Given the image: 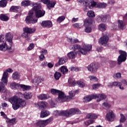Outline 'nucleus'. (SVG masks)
I'll use <instances>...</instances> for the list:
<instances>
[{
  "instance_id": "nucleus-3",
  "label": "nucleus",
  "mask_w": 127,
  "mask_h": 127,
  "mask_svg": "<svg viewBox=\"0 0 127 127\" xmlns=\"http://www.w3.org/2000/svg\"><path fill=\"white\" fill-rule=\"evenodd\" d=\"M81 111L78 109L72 108L69 110V111H58L56 110L53 112V115L56 117L58 116H64L65 117H70L72 115H75V114H80Z\"/></svg>"
},
{
  "instance_id": "nucleus-52",
  "label": "nucleus",
  "mask_w": 127,
  "mask_h": 127,
  "mask_svg": "<svg viewBox=\"0 0 127 127\" xmlns=\"http://www.w3.org/2000/svg\"><path fill=\"white\" fill-rule=\"evenodd\" d=\"M93 123H94V120H90L86 121L85 123V126L88 127V126H90V125H92V124H93Z\"/></svg>"
},
{
  "instance_id": "nucleus-20",
  "label": "nucleus",
  "mask_w": 127,
  "mask_h": 127,
  "mask_svg": "<svg viewBox=\"0 0 127 127\" xmlns=\"http://www.w3.org/2000/svg\"><path fill=\"white\" fill-rule=\"evenodd\" d=\"M114 118H115V115L114 113L112 110H109V112L106 115V118L109 122H113L114 121Z\"/></svg>"
},
{
  "instance_id": "nucleus-10",
  "label": "nucleus",
  "mask_w": 127,
  "mask_h": 127,
  "mask_svg": "<svg viewBox=\"0 0 127 127\" xmlns=\"http://www.w3.org/2000/svg\"><path fill=\"white\" fill-rule=\"evenodd\" d=\"M120 55L119 56L118 59V64L121 65L122 62H125L127 60V52L124 51H119Z\"/></svg>"
},
{
  "instance_id": "nucleus-45",
  "label": "nucleus",
  "mask_w": 127,
  "mask_h": 127,
  "mask_svg": "<svg viewBox=\"0 0 127 127\" xmlns=\"http://www.w3.org/2000/svg\"><path fill=\"white\" fill-rule=\"evenodd\" d=\"M68 82L69 84H70L72 86H75V85H76V82H75V79H74L73 78H69L68 79Z\"/></svg>"
},
{
  "instance_id": "nucleus-30",
  "label": "nucleus",
  "mask_w": 127,
  "mask_h": 127,
  "mask_svg": "<svg viewBox=\"0 0 127 127\" xmlns=\"http://www.w3.org/2000/svg\"><path fill=\"white\" fill-rule=\"evenodd\" d=\"M23 96L24 98L26 100H29V99H31V97H32V94L30 92H25L23 94Z\"/></svg>"
},
{
  "instance_id": "nucleus-22",
  "label": "nucleus",
  "mask_w": 127,
  "mask_h": 127,
  "mask_svg": "<svg viewBox=\"0 0 127 127\" xmlns=\"http://www.w3.org/2000/svg\"><path fill=\"white\" fill-rule=\"evenodd\" d=\"M93 99H95V95L92 94L91 95H88L83 98L84 103H89L90 101H92Z\"/></svg>"
},
{
  "instance_id": "nucleus-17",
  "label": "nucleus",
  "mask_w": 127,
  "mask_h": 127,
  "mask_svg": "<svg viewBox=\"0 0 127 127\" xmlns=\"http://www.w3.org/2000/svg\"><path fill=\"white\" fill-rule=\"evenodd\" d=\"M40 24L43 27H47V28H50L53 26L52 22L50 20L43 21Z\"/></svg>"
},
{
  "instance_id": "nucleus-21",
  "label": "nucleus",
  "mask_w": 127,
  "mask_h": 127,
  "mask_svg": "<svg viewBox=\"0 0 127 127\" xmlns=\"http://www.w3.org/2000/svg\"><path fill=\"white\" fill-rule=\"evenodd\" d=\"M9 10L12 12H21V7L19 6H12Z\"/></svg>"
},
{
  "instance_id": "nucleus-29",
  "label": "nucleus",
  "mask_w": 127,
  "mask_h": 127,
  "mask_svg": "<svg viewBox=\"0 0 127 127\" xmlns=\"http://www.w3.org/2000/svg\"><path fill=\"white\" fill-rule=\"evenodd\" d=\"M98 29L100 30V31H105V30H107V27L105 24L101 23L99 25Z\"/></svg>"
},
{
  "instance_id": "nucleus-46",
  "label": "nucleus",
  "mask_w": 127,
  "mask_h": 127,
  "mask_svg": "<svg viewBox=\"0 0 127 127\" xmlns=\"http://www.w3.org/2000/svg\"><path fill=\"white\" fill-rule=\"evenodd\" d=\"M0 18L1 20H2L3 21H6L7 20H8V17L4 14H1Z\"/></svg>"
},
{
  "instance_id": "nucleus-23",
  "label": "nucleus",
  "mask_w": 127,
  "mask_h": 127,
  "mask_svg": "<svg viewBox=\"0 0 127 127\" xmlns=\"http://www.w3.org/2000/svg\"><path fill=\"white\" fill-rule=\"evenodd\" d=\"M10 87L12 90H18V89H20V84L16 82H12L10 84Z\"/></svg>"
},
{
  "instance_id": "nucleus-58",
  "label": "nucleus",
  "mask_w": 127,
  "mask_h": 127,
  "mask_svg": "<svg viewBox=\"0 0 127 127\" xmlns=\"http://www.w3.org/2000/svg\"><path fill=\"white\" fill-rule=\"evenodd\" d=\"M112 84L113 85V87H115L116 86H121V85H122V83L121 82H119L117 81H114V82H112Z\"/></svg>"
},
{
  "instance_id": "nucleus-9",
  "label": "nucleus",
  "mask_w": 127,
  "mask_h": 127,
  "mask_svg": "<svg viewBox=\"0 0 127 127\" xmlns=\"http://www.w3.org/2000/svg\"><path fill=\"white\" fill-rule=\"evenodd\" d=\"M93 23V20L91 18H86L84 21V26H85V28L84 29L85 32L86 33H90L91 31H92V28H91V24Z\"/></svg>"
},
{
  "instance_id": "nucleus-56",
  "label": "nucleus",
  "mask_w": 127,
  "mask_h": 127,
  "mask_svg": "<svg viewBox=\"0 0 127 127\" xmlns=\"http://www.w3.org/2000/svg\"><path fill=\"white\" fill-rule=\"evenodd\" d=\"M96 20L98 22H103L102 15L97 16Z\"/></svg>"
},
{
  "instance_id": "nucleus-7",
  "label": "nucleus",
  "mask_w": 127,
  "mask_h": 127,
  "mask_svg": "<svg viewBox=\"0 0 127 127\" xmlns=\"http://www.w3.org/2000/svg\"><path fill=\"white\" fill-rule=\"evenodd\" d=\"M58 95V97L56 99V101L58 103H63L64 102H69V101H70L69 96H66L65 94L61 91L59 92Z\"/></svg>"
},
{
  "instance_id": "nucleus-26",
  "label": "nucleus",
  "mask_w": 127,
  "mask_h": 127,
  "mask_svg": "<svg viewBox=\"0 0 127 127\" xmlns=\"http://www.w3.org/2000/svg\"><path fill=\"white\" fill-rule=\"evenodd\" d=\"M20 89H22L23 91H28L31 89V87L29 85H25L24 84H20Z\"/></svg>"
},
{
  "instance_id": "nucleus-25",
  "label": "nucleus",
  "mask_w": 127,
  "mask_h": 127,
  "mask_svg": "<svg viewBox=\"0 0 127 127\" xmlns=\"http://www.w3.org/2000/svg\"><path fill=\"white\" fill-rule=\"evenodd\" d=\"M13 80H18L20 78V74L18 72H14L13 73L12 75Z\"/></svg>"
},
{
  "instance_id": "nucleus-12",
  "label": "nucleus",
  "mask_w": 127,
  "mask_h": 127,
  "mask_svg": "<svg viewBox=\"0 0 127 127\" xmlns=\"http://www.w3.org/2000/svg\"><path fill=\"white\" fill-rule=\"evenodd\" d=\"M99 67V64L91 63L87 66V69L89 72L94 74L97 72Z\"/></svg>"
},
{
  "instance_id": "nucleus-60",
  "label": "nucleus",
  "mask_w": 127,
  "mask_h": 127,
  "mask_svg": "<svg viewBox=\"0 0 127 127\" xmlns=\"http://www.w3.org/2000/svg\"><path fill=\"white\" fill-rule=\"evenodd\" d=\"M90 7L91 6L94 7L97 5V2H95L94 0H90Z\"/></svg>"
},
{
  "instance_id": "nucleus-32",
  "label": "nucleus",
  "mask_w": 127,
  "mask_h": 127,
  "mask_svg": "<svg viewBox=\"0 0 127 127\" xmlns=\"http://www.w3.org/2000/svg\"><path fill=\"white\" fill-rule=\"evenodd\" d=\"M50 115L49 112L47 111L44 110L42 111L41 113V118H45Z\"/></svg>"
},
{
  "instance_id": "nucleus-48",
  "label": "nucleus",
  "mask_w": 127,
  "mask_h": 127,
  "mask_svg": "<svg viewBox=\"0 0 127 127\" xmlns=\"http://www.w3.org/2000/svg\"><path fill=\"white\" fill-rule=\"evenodd\" d=\"M60 92V90L56 89H52L51 90V92L53 95H58L59 94V92Z\"/></svg>"
},
{
  "instance_id": "nucleus-57",
  "label": "nucleus",
  "mask_w": 127,
  "mask_h": 127,
  "mask_svg": "<svg viewBox=\"0 0 127 127\" xmlns=\"http://www.w3.org/2000/svg\"><path fill=\"white\" fill-rule=\"evenodd\" d=\"M70 71H75V72H78L80 70V68L78 67H71L70 68Z\"/></svg>"
},
{
  "instance_id": "nucleus-62",
  "label": "nucleus",
  "mask_w": 127,
  "mask_h": 127,
  "mask_svg": "<svg viewBox=\"0 0 127 127\" xmlns=\"http://www.w3.org/2000/svg\"><path fill=\"white\" fill-rule=\"evenodd\" d=\"M99 87H100V84H95L92 86V88L93 90H96V89H98Z\"/></svg>"
},
{
  "instance_id": "nucleus-16",
  "label": "nucleus",
  "mask_w": 127,
  "mask_h": 127,
  "mask_svg": "<svg viewBox=\"0 0 127 127\" xmlns=\"http://www.w3.org/2000/svg\"><path fill=\"white\" fill-rule=\"evenodd\" d=\"M35 107L38 108L39 110H43L47 107V103L46 102H40L34 104Z\"/></svg>"
},
{
  "instance_id": "nucleus-37",
  "label": "nucleus",
  "mask_w": 127,
  "mask_h": 127,
  "mask_svg": "<svg viewBox=\"0 0 127 127\" xmlns=\"http://www.w3.org/2000/svg\"><path fill=\"white\" fill-rule=\"evenodd\" d=\"M66 62H67V60H64L63 58H59V64L63 65V64L66 63Z\"/></svg>"
},
{
  "instance_id": "nucleus-8",
  "label": "nucleus",
  "mask_w": 127,
  "mask_h": 127,
  "mask_svg": "<svg viewBox=\"0 0 127 127\" xmlns=\"http://www.w3.org/2000/svg\"><path fill=\"white\" fill-rule=\"evenodd\" d=\"M38 19L37 18H34V13L33 11H30L28 15L26 17L25 21L26 23H36Z\"/></svg>"
},
{
  "instance_id": "nucleus-13",
  "label": "nucleus",
  "mask_w": 127,
  "mask_h": 127,
  "mask_svg": "<svg viewBox=\"0 0 127 127\" xmlns=\"http://www.w3.org/2000/svg\"><path fill=\"white\" fill-rule=\"evenodd\" d=\"M124 21L123 20H118V29L124 30L126 29V23L127 21V13L123 17Z\"/></svg>"
},
{
  "instance_id": "nucleus-5",
  "label": "nucleus",
  "mask_w": 127,
  "mask_h": 127,
  "mask_svg": "<svg viewBox=\"0 0 127 127\" xmlns=\"http://www.w3.org/2000/svg\"><path fill=\"white\" fill-rule=\"evenodd\" d=\"M32 6H34L32 9L35 11V16L36 17L39 18V17L44 16V14H45V11L39 9L41 6L39 4H37V3L33 2L32 3Z\"/></svg>"
},
{
  "instance_id": "nucleus-39",
  "label": "nucleus",
  "mask_w": 127,
  "mask_h": 127,
  "mask_svg": "<svg viewBox=\"0 0 127 127\" xmlns=\"http://www.w3.org/2000/svg\"><path fill=\"white\" fill-rule=\"evenodd\" d=\"M61 72L63 73V74H66L67 72H68V68L65 66H62L61 68Z\"/></svg>"
},
{
  "instance_id": "nucleus-18",
  "label": "nucleus",
  "mask_w": 127,
  "mask_h": 127,
  "mask_svg": "<svg viewBox=\"0 0 127 127\" xmlns=\"http://www.w3.org/2000/svg\"><path fill=\"white\" fill-rule=\"evenodd\" d=\"M109 37L107 36H103L99 39V43L102 45H104V44H107V43H108V41H109Z\"/></svg>"
},
{
  "instance_id": "nucleus-11",
  "label": "nucleus",
  "mask_w": 127,
  "mask_h": 127,
  "mask_svg": "<svg viewBox=\"0 0 127 127\" xmlns=\"http://www.w3.org/2000/svg\"><path fill=\"white\" fill-rule=\"evenodd\" d=\"M52 121H53V118L52 117H51L45 121H39L36 123V126L38 127H46V126L49 125V124H50Z\"/></svg>"
},
{
  "instance_id": "nucleus-64",
  "label": "nucleus",
  "mask_w": 127,
  "mask_h": 127,
  "mask_svg": "<svg viewBox=\"0 0 127 127\" xmlns=\"http://www.w3.org/2000/svg\"><path fill=\"white\" fill-rule=\"evenodd\" d=\"M40 53L41 54H44V55H46V54H47V50H45V49H42L41 51H40Z\"/></svg>"
},
{
  "instance_id": "nucleus-28",
  "label": "nucleus",
  "mask_w": 127,
  "mask_h": 127,
  "mask_svg": "<svg viewBox=\"0 0 127 127\" xmlns=\"http://www.w3.org/2000/svg\"><path fill=\"white\" fill-rule=\"evenodd\" d=\"M86 117L87 119H92V120H95L98 118V115L93 113H89L87 115Z\"/></svg>"
},
{
  "instance_id": "nucleus-2",
  "label": "nucleus",
  "mask_w": 127,
  "mask_h": 127,
  "mask_svg": "<svg viewBox=\"0 0 127 127\" xmlns=\"http://www.w3.org/2000/svg\"><path fill=\"white\" fill-rule=\"evenodd\" d=\"M9 102L12 104V108L15 111H16V110H18L19 108H23L24 107H25V105H26L25 101L16 96H14L9 99Z\"/></svg>"
},
{
  "instance_id": "nucleus-15",
  "label": "nucleus",
  "mask_w": 127,
  "mask_h": 127,
  "mask_svg": "<svg viewBox=\"0 0 127 127\" xmlns=\"http://www.w3.org/2000/svg\"><path fill=\"white\" fill-rule=\"evenodd\" d=\"M41 1L43 2V3H45V4H47L49 9H51V8H52V7H54L55 4H56V1L50 2V0H41Z\"/></svg>"
},
{
  "instance_id": "nucleus-31",
  "label": "nucleus",
  "mask_w": 127,
  "mask_h": 127,
  "mask_svg": "<svg viewBox=\"0 0 127 127\" xmlns=\"http://www.w3.org/2000/svg\"><path fill=\"white\" fill-rule=\"evenodd\" d=\"M31 4V5H32V3H31L30 0H25L21 2V5L22 6H28V5Z\"/></svg>"
},
{
  "instance_id": "nucleus-55",
  "label": "nucleus",
  "mask_w": 127,
  "mask_h": 127,
  "mask_svg": "<svg viewBox=\"0 0 127 127\" xmlns=\"http://www.w3.org/2000/svg\"><path fill=\"white\" fill-rule=\"evenodd\" d=\"M77 85L81 88H84L85 87V83L82 81L77 82Z\"/></svg>"
},
{
  "instance_id": "nucleus-53",
  "label": "nucleus",
  "mask_w": 127,
  "mask_h": 127,
  "mask_svg": "<svg viewBox=\"0 0 127 127\" xmlns=\"http://www.w3.org/2000/svg\"><path fill=\"white\" fill-rule=\"evenodd\" d=\"M120 116L121 117V118L120 120V123H125V122H126V121L127 120L126 119V117H124V115H123V114H121Z\"/></svg>"
},
{
  "instance_id": "nucleus-36",
  "label": "nucleus",
  "mask_w": 127,
  "mask_h": 127,
  "mask_svg": "<svg viewBox=\"0 0 127 127\" xmlns=\"http://www.w3.org/2000/svg\"><path fill=\"white\" fill-rule=\"evenodd\" d=\"M33 83L34 85H39L40 84V77H35L34 78Z\"/></svg>"
},
{
  "instance_id": "nucleus-40",
  "label": "nucleus",
  "mask_w": 127,
  "mask_h": 127,
  "mask_svg": "<svg viewBox=\"0 0 127 127\" xmlns=\"http://www.w3.org/2000/svg\"><path fill=\"white\" fill-rule=\"evenodd\" d=\"M61 73L58 71H56L54 74V77L56 80H59V79H60V78L61 77Z\"/></svg>"
},
{
  "instance_id": "nucleus-47",
  "label": "nucleus",
  "mask_w": 127,
  "mask_h": 127,
  "mask_svg": "<svg viewBox=\"0 0 127 127\" xmlns=\"http://www.w3.org/2000/svg\"><path fill=\"white\" fill-rule=\"evenodd\" d=\"M7 4L6 0H2L0 1V7H5Z\"/></svg>"
},
{
  "instance_id": "nucleus-1",
  "label": "nucleus",
  "mask_w": 127,
  "mask_h": 127,
  "mask_svg": "<svg viewBox=\"0 0 127 127\" xmlns=\"http://www.w3.org/2000/svg\"><path fill=\"white\" fill-rule=\"evenodd\" d=\"M5 40L8 44H6L5 42H4V38H3V35H0V51H6L8 50V51L11 50V47H12V45L13 44V42H12V38H13V35L11 33H7L6 34L5 36Z\"/></svg>"
},
{
  "instance_id": "nucleus-63",
  "label": "nucleus",
  "mask_w": 127,
  "mask_h": 127,
  "mask_svg": "<svg viewBox=\"0 0 127 127\" xmlns=\"http://www.w3.org/2000/svg\"><path fill=\"white\" fill-rule=\"evenodd\" d=\"M39 59L40 61H43V60H44V59H45V57H44V55L41 54L39 56Z\"/></svg>"
},
{
  "instance_id": "nucleus-43",
  "label": "nucleus",
  "mask_w": 127,
  "mask_h": 127,
  "mask_svg": "<svg viewBox=\"0 0 127 127\" xmlns=\"http://www.w3.org/2000/svg\"><path fill=\"white\" fill-rule=\"evenodd\" d=\"M90 2H91V0H86L85 1L83 2V6H86V7H88L89 8L90 7Z\"/></svg>"
},
{
  "instance_id": "nucleus-27",
  "label": "nucleus",
  "mask_w": 127,
  "mask_h": 127,
  "mask_svg": "<svg viewBox=\"0 0 127 127\" xmlns=\"http://www.w3.org/2000/svg\"><path fill=\"white\" fill-rule=\"evenodd\" d=\"M102 22H107V21L111 19V16L109 15H102Z\"/></svg>"
},
{
  "instance_id": "nucleus-51",
  "label": "nucleus",
  "mask_w": 127,
  "mask_h": 127,
  "mask_svg": "<svg viewBox=\"0 0 127 127\" xmlns=\"http://www.w3.org/2000/svg\"><path fill=\"white\" fill-rule=\"evenodd\" d=\"M65 19V16H60L58 19H57V22H59V23H61V22H62Z\"/></svg>"
},
{
  "instance_id": "nucleus-6",
  "label": "nucleus",
  "mask_w": 127,
  "mask_h": 127,
  "mask_svg": "<svg viewBox=\"0 0 127 127\" xmlns=\"http://www.w3.org/2000/svg\"><path fill=\"white\" fill-rule=\"evenodd\" d=\"M23 32L21 35L23 38L29 41L30 40V34L34 33L35 32V28H31L25 27L23 28Z\"/></svg>"
},
{
  "instance_id": "nucleus-41",
  "label": "nucleus",
  "mask_w": 127,
  "mask_h": 127,
  "mask_svg": "<svg viewBox=\"0 0 127 127\" xmlns=\"http://www.w3.org/2000/svg\"><path fill=\"white\" fill-rule=\"evenodd\" d=\"M97 7L99 8H104L107 6V3L104 2H100L97 4Z\"/></svg>"
},
{
  "instance_id": "nucleus-35",
  "label": "nucleus",
  "mask_w": 127,
  "mask_h": 127,
  "mask_svg": "<svg viewBox=\"0 0 127 127\" xmlns=\"http://www.w3.org/2000/svg\"><path fill=\"white\" fill-rule=\"evenodd\" d=\"M87 14L88 17H90V18H92L93 17H95V16H96V15H95V12L92 10L88 11Z\"/></svg>"
},
{
  "instance_id": "nucleus-34",
  "label": "nucleus",
  "mask_w": 127,
  "mask_h": 127,
  "mask_svg": "<svg viewBox=\"0 0 127 127\" xmlns=\"http://www.w3.org/2000/svg\"><path fill=\"white\" fill-rule=\"evenodd\" d=\"M68 42H70V43L74 44L75 43H78L79 42V40L76 38H69Z\"/></svg>"
},
{
  "instance_id": "nucleus-42",
  "label": "nucleus",
  "mask_w": 127,
  "mask_h": 127,
  "mask_svg": "<svg viewBox=\"0 0 127 127\" xmlns=\"http://www.w3.org/2000/svg\"><path fill=\"white\" fill-rule=\"evenodd\" d=\"M4 86L0 83V93H5L6 92V88Z\"/></svg>"
},
{
  "instance_id": "nucleus-59",
  "label": "nucleus",
  "mask_w": 127,
  "mask_h": 127,
  "mask_svg": "<svg viewBox=\"0 0 127 127\" xmlns=\"http://www.w3.org/2000/svg\"><path fill=\"white\" fill-rule=\"evenodd\" d=\"M34 48V44H30L29 47L27 48V50L29 51L30 50H32Z\"/></svg>"
},
{
  "instance_id": "nucleus-54",
  "label": "nucleus",
  "mask_w": 127,
  "mask_h": 127,
  "mask_svg": "<svg viewBox=\"0 0 127 127\" xmlns=\"http://www.w3.org/2000/svg\"><path fill=\"white\" fill-rule=\"evenodd\" d=\"M16 120L15 118H13L7 122V124H11V125H14L15 124V121Z\"/></svg>"
},
{
  "instance_id": "nucleus-19",
  "label": "nucleus",
  "mask_w": 127,
  "mask_h": 127,
  "mask_svg": "<svg viewBox=\"0 0 127 127\" xmlns=\"http://www.w3.org/2000/svg\"><path fill=\"white\" fill-rule=\"evenodd\" d=\"M107 98V95L104 94H100L98 95H94V99H97V102H101V101H103V100H105Z\"/></svg>"
},
{
  "instance_id": "nucleus-38",
  "label": "nucleus",
  "mask_w": 127,
  "mask_h": 127,
  "mask_svg": "<svg viewBox=\"0 0 127 127\" xmlns=\"http://www.w3.org/2000/svg\"><path fill=\"white\" fill-rule=\"evenodd\" d=\"M113 78L116 80L121 79L122 78V74L120 72H117L113 75Z\"/></svg>"
},
{
  "instance_id": "nucleus-44",
  "label": "nucleus",
  "mask_w": 127,
  "mask_h": 127,
  "mask_svg": "<svg viewBox=\"0 0 127 127\" xmlns=\"http://www.w3.org/2000/svg\"><path fill=\"white\" fill-rule=\"evenodd\" d=\"M88 78L90 81H92L93 82H97L98 81V78L94 75H89Z\"/></svg>"
},
{
  "instance_id": "nucleus-49",
  "label": "nucleus",
  "mask_w": 127,
  "mask_h": 127,
  "mask_svg": "<svg viewBox=\"0 0 127 127\" xmlns=\"http://www.w3.org/2000/svg\"><path fill=\"white\" fill-rule=\"evenodd\" d=\"M38 99L40 100H45V99H47V94H41L38 96Z\"/></svg>"
},
{
  "instance_id": "nucleus-14",
  "label": "nucleus",
  "mask_w": 127,
  "mask_h": 127,
  "mask_svg": "<svg viewBox=\"0 0 127 127\" xmlns=\"http://www.w3.org/2000/svg\"><path fill=\"white\" fill-rule=\"evenodd\" d=\"M8 78V73L6 71L4 72L1 79V82H0V84L5 86V85L7 84L8 80L7 78Z\"/></svg>"
},
{
  "instance_id": "nucleus-4",
  "label": "nucleus",
  "mask_w": 127,
  "mask_h": 127,
  "mask_svg": "<svg viewBox=\"0 0 127 127\" xmlns=\"http://www.w3.org/2000/svg\"><path fill=\"white\" fill-rule=\"evenodd\" d=\"M72 49L74 51H79L83 55H86L90 50L92 49V45H84L83 48H81V46L79 45H74L72 46Z\"/></svg>"
},
{
  "instance_id": "nucleus-24",
  "label": "nucleus",
  "mask_w": 127,
  "mask_h": 127,
  "mask_svg": "<svg viewBox=\"0 0 127 127\" xmlns=\"http://www.w3.org/2000/svg\"><path fill=\"white\" fill-rule=\"evenodd\" d=\"M78 93H79L78 90H76L74 91H69V96H68L69 98V101H70V100L73 99L74 96H75V94H76V93L78 94Z\"/></svg>"
},
{
  "instance_id": "nucleus-61",
  "label": "nucleus",
  "mask_w": 127,
  "mask_h": 127,
  "mask_svg": "<svg viewBox=\"0 0 127 127\" xmlns=\"http://www.w3.org/2000/svg\"><path fill=\"white\" fill-rule=\"evenodd\" d=\"M72 26L74 28H81V27L80 26V25H79V23H75L73 24L72 25Z\"/></svg>"
},
{
  "instance_id": "nucleus-33",
  "label": "nucleus",
  "mask_w": 127,
  "mask_h": 127,
  "mask_svg": "<svg viewBox=\"0 0 127 127\" xmlns=\"http://www.w3.org/2000/svg\"><path fill=\"white\" fill-rule=\"evenodd\" d=\"M67 57L70 59H73L76 57V54L74 52H70L67 54Z\"/></svg>"
},
{
  "instance_id": "nucleus-50",
  "label": "nucleus",
  "mask_w": 127,
  "mask_h": 127,
  "mask_svg": "<svg viewBox=\"0 0 127 127\" xmlns=\"http://www.w3.org/2000/svg\"><path fill=\"white\" fill-rule=\"evenodd\" d=\"M102 106H103V108H104V109H109V108L111 107V105L109 104L108 102H104L102 104Z\"/></svg>"
}]
</instances>
